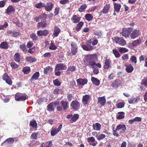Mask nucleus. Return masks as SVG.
<instances>
[{
  "label": "nucleus",
  "instance_id": "f257e3e1",
  "mask_svg": "<svg viewBox=\"0 0 147 147\" xmlns=\"http://www.w3.org/2000/svg\"><path fill=\"white\" fill-rule=\"evenodd\" d=\"M97 58V55L95 54L88 55L86 58V60L89 63V65L92 66L95 65L94 60Z\"/></svg>",
  "mask_w": 147,
  "mask_h": 147
},
{
  "label": "nucleus",
  "instance_id": "f03ea898",
  "mask_svg": "<svg viewBox=\"0 0 147 147\" xmlns=\"http://www.w3.org/2000/svg\"><path fill=\"white\" fill-rule=\"evenodd\" d=\"M113 42L121 46H124L126 44V42L122 38L116 36L114 38Z\"/></svg>",
  "mask_w": 147,
  "mask_h": 147
},
{
  "label": "nucleus",
  "instance_id": "7ed1b4c3",
  "mask_svg": "<svg viewBox=\"0 0 147 147\" xmlns=\"http://www.w3.org/2000/svg\"><path fill=\"white\" fill-rule=\"evenodd\" d=\"M131 28H125L122 29V30L120 32V34L124 37H128L131 33V30H133Z\"/></svg>",
  "mask_w": 147,
  "mask_h": 147
},
{
  "label": "nucleus",
  "instance_id": "20e7f679",
  "mask_svg": "<svg viewBox=\"0 0 147 147\" xmlns=\"http://www.w3.org/2000/svg\"><path fill=\"white\" fill-rule=\"evenodd\" d=\"M71 53L72 55H75L78 51V47L76 43L72 42L71 43Z\"/></svg>",
  "mask_w": 147,
  "mask_h": 147
},
{
  "label": "nucleus",
  "instance_id": "39448f33",
  "mask_svg": "<svg viewBox=\"0 0 147 147\" xmlns=\"http://www.w3.org/2000/svg\"><path fill=\"white\" fill-rule=\"evenodd\" d=\"M70 106L74 110H76L79 109L80 107L79 103L76 100H73Z\"/></svg>",
  "mask_w": 147,
  "mask_h": 147
},
{
  "label": "nucleus",
  "instance_id": "423d86ee",
  "mask_svg": "<svg viewBox=\"0 0 147 147\" xmlns=\"http://www.w3.org/2000/svg\"><path fill=\"white\" fill-rule=\"evenodd\" d=\"M2 78L3 79L5 80L8 85H12V81L6 73H5L3 74Z\"/></svg>",
  "mask_w": 147,
  "mask_h": 147
},
{
  "label": "nucleus",
  "instance_id": "0eeeda50",
  "mask_svg": "<svg viewBox=\"0 0 147 147\" xmlns=\"http://www.w3.org/2000/svg\"><path fill=\"white\" fill-rule=\"evenodd\" d=\"M15 100L17 101H23L26 99V96L25 95L16 94L15 97Z\"/></svg>",
  "mask_w": 147,
  "mask_h": 147
},
{
  "label": "nucleus",
  "instance_id": "6e6552de",
  "mask_svg": "<svg viewBox=\"0 0 147 147\" xmlns=\"http://www.w3.org/2000/svg\"><path fill=\"white\" fill-rule=\"evenodd\" d=\"M67 68V66L66 65L63 63H59L56 65L55 68V70L57 71L65 70Z\"/></svg>",
  "mask_w": 147,
  "mask_h": 147
},
{
  "label": "nucleus",
  "instance_id": "1a4fd4ad",
  "mask_svg": "<svg viewBox=\"0 0 147 147\" xmlns=\"http://www.w3.org/2000/svg\"><path fill=\"white\" fill-rule=\"evenodd\" d=\"M141 34V32L139 30L135 29L131 34L130 36L131 39H134Z\"/></svg>",
  "mask_w": 147,
  "mask_h": 147
},
{
  "label": "nucleus",
  "instance_id": "9d476101",
  "mask_svg": "<svg viewBox=\"0 0 147 147\" xmlns=\"http://www.w3.org/2000/svg\"><path fill=\"white\" fill-rule=\"evenodd\" d=\"M116 130H120V133H124L126 130V127L124 124H120L118 125L116 128Z\"/></svg>",
  "mask_w": 147,
  "mask_h": 147
},
{
  "label": "nucleus",
  "instance_id": "9b49d317",
  "mask_svg": "<svg viewBox=\"0 0 147 147\" xmlns=\"http://www.w3.org/2000/svg\"><path fill=\"white\" fill-rule=\"evenodd\" d=\"M121 81L119 79H116L112 83L111 86L114 88H117L121 84Z\"/></svg>",
  "mask_w": 147,
  "mask_h": 147
},
{
  "label": "nucleus",
  "instance_id": "f8f14e48",
  "mask_svg": "<svg viewBox=\"0 0 147 147\" xmlns=\"http://www.w3.org/2000/svg\"><path fill=\"white\" fill-rule=\"evenodd\" d=\"M111 61L109 59H106L105 61V64L104 68L105 69H108L111 67Z\"/></svg>",
  "mask_w": 147,
  "mask_h": 147
},
{
  "label": "nucleus",
  "instance_id": "ddd939ff",
  "mask_svg": "<svg viewBox=\"0 0 147 147\" xmlns=\"http://www.w3.org/2000/svg\"><path fill=\"white\" fill-rule=\"evenodd\" d=\"M60 103L64 110H67L69 107V103L67 101L62 100L60 102Z\"/></svg>",
  "mask_w": 147,
  "mask_h": 147
},
{
  "label": "nucleus",
  "instance_id": "4468645a",
  "mask_svg": "<svg viewBox=\"0 0 147 147\" xmlns=\"http://www.w3.org/2000/svg\"><path fill=\"white\" fill-rule=\"evenodd\" d=\"M106 102V100L104 97H99L98 98L97 103L101 106H104Z\"/></svg>",
  "mask_w": 147,
  "mask_h": 147
},
{
  "label": "nucleus",
  "instance_id": "2eb2a0df",
  "mask_svg": "<svg viewBox=\"0 0 147 147\" xmlns=\"http://www.w3.org/2000/svg\"><path fill=\"white\" fill-rule=\"evenodd\" d=\"M82 47L84 50L87 51H91L94 49L93 46L88 44L87 45H82Z\"/></svg>",
  "mask_w": 147,
  "mask_h": 147
},
{
  "label": "nucleus",
  "instance_id": "dca6fc26",
  "mask_svg": "<svg viewBox=\"0 0 147 147\" xmlns=\"http://www.w3.org/2000/svg\"><path fill=\"white\" fill-rule=\"evenodd\" d=\"M61 31L60 29L57 26H55L54 27V33L52 36L53 37H57Z\"/></svg>",
  "mask_w": 147,
  "mask_h": 147
},
{
  "label": "nucleus",
  "instance_id": "f3484780",
  "mask_svg": "<svg viewBox=\"0 0 147 147\" xmlns=\"http://www.w3.org/2000/svg\"><path fill=\"white\" fill-rule=\"evenodd\" d=\"M77 83L79 85H84L87 83V80L85 79L79 78L76 80Z\"/></svg>",
  "mask_w": 147,
  "mask_h": 147
},
{
  "label": "nucleus",
  "instance_id": "a211bd4d",
  "mask_svg": "<svg viewBox=\"0 0 147 147\" xmlns=\"http://www.w3.org/2000/svg\"><path fill=\"white\" fill-rule=\"evenodd\" d=\"M113 5H114V12L118 13L121 7V5L120 4L115 2L114 3Z\"/></svg>",
  "mask_w": 147,
  "mask_h": 147
},
{
  "label": "nucleus",
  "instance_id": "6ab92c4d",
  "mask_svg": "<svg viewBox=\"0 0 147 147\" xmlns=\"http://www.w3.org/2000/svg\"><path fill=\"white\" fill-rule=\"evenodd\" d=\"M53 4L51 3H47L46 5H45V10L47 11H51L52 9Z\"/></svg>",
  "mask_w": 147,
  "mask_h": 147
},
{
  "label": "nucleus",
  "instance_id": "aec40b11",
  "mask_svg": "<svg viewBox=\"0 0 147 147\" xmlns=\"http://www.w3.org/2000/svg\"><path fill=\"white\" fill-rule=\"evenodd\" d=\"M48 33L49 32L47 30H44L43 31L39 30L37 31V35L39 36H46L48 34Z\"/></svg>",
  "mask_w": 147,
  "mask_h": 147
},
{
  "label": "nucleus",
  "instance_id": "412c9836",
  "mask_svg": "<svg viewBox=\"0 0 147 147\" xmlns=\"http://www.w3.org/2000/svg\"><path fill=\"white\" fill-rule=\"evenodd\" d=\"M15 11L14 8L11 6H9L7 8L6 10V13L9 15L13 13Z\"/></svg>",
  "mask_w": 147,
  "mask_h": 147
},
{
  "label": "nucleus",
  "instance_id": "4be33fe9",
  "mask_svg": "<svg viewBox=\"0 0 147 147\" xmlns=\"http://www.w3.org/2000/svg\"><path fill=\"white\" fill-rule=\"evenodd\" d=\"M14 59L16 61L18 62H19L20 61L21 59V56L20 54L17 53H16L14 55Z\"/></svg>",
  "mask_w": 147,
  "mask_h": 147
},
{
  "label": "nucleus",
  "instance_id": "5701e85b",
  "mask_svg": "<svg viewBox=\"0 0 147 147\" xmlns=\"http://www.w3.org/2000/svg\"><path fill=\"white\" fill-rule=\"evenodd\" d=\"M71 20L72 22L75 23L78 22L80 20V18L75 15L73 16Z\"/></svg>",
  "mask_w": 147,
  "mask_h": 147
},
{
  "label": "nucleus",
  "instance_id": "b1692460",
  "mask_svg": "<svg viewBox=\"0 0 147 147\" xmlns=\"http://www.w3.org/2000/svg\"><path fill=\"white\" fill-rule=\"evenodd\" d=\"M110 7V5L109 4H107L105 6L103 9L101 11L103 13H106L108 12L109 9Z\"/></svg>",
  "mask_w": 147,
  "mask_h": 147
},
{
  "label": "nucleus",
  "instance_id": "393cba45",
  "mask_svg": "<svg viewBox=\"0 0 147 147\" xmlns=\"http://www.w3.org/2000/svg\"><path fill=\"white\" fill-rule=\"evenodd\" d=\"M89 99V96L86 95L84 96L83 98L82 102L84 104L86 105L88 103V101Z\"/></svg>",
  "mask_w": 147,
  "mask_h": 147
},
{
  "label": "nucleus",
  "instance_id": "a878e982",
  "mask_svg": "<svg viewBox=\"0 0 147 147\" xmlns=\"http://www.w3.org/2000/svg\"><path fill=\"white\" fill-rule=\"evenodd\" d=\"M91 80L93 83L96 86H98L100 84V81L97 78L92 77L91 78Z\"/></svg>",
  "mask_w": 147,
  "mask_h": 147
},
{
  "label": "nucleus",
  "instance_id": "bb28decb",
  "mask_svg": "<svg viewBox=\"0 0 147 147\" xmlns=\"http://www.w3.org/2000/svg\"><path fill=\"white\" fill-rule=\"evenodd\" d=\"M101 125L98 123H96L94 124L93 126V128L94 130L96 131H100L101 129Z\"/></svg>",
  "mask_w": 147,
  "mask_h": 147
},
{
  "label": "nucleus",
  "instance_id": "cd10ccee",
  "mask_svg": "<svg viewBox=\"0 0 147 147\" xmlns=\"http://www.w3.org/2000/svg\"><path fill=\"white\" fill-rule=\"evenodd\" d=\"M126 70L128 73L131 72L134 69V68L131 64L126 66Z\"/></svg>",
  "mask_w": 147,
  "mask_h": 147
},
{
  "label": "nucleus",
  "instance_id": "c85d7f7f",
  "mask_svg": "<svg viewBox=\"0 0 147 147\" xmlns=\"http://www.w3.org/2000/svg\"><path fill=\"white\" fill-rule=\"evenodd\" d=\"M79 115L77 114H74L71 119L70 121L71 123L76 121L79 118Z\"/></svg>",
  "mask_w": 147,
  "mask_h": 147
},
{
  "label": "nucleus",
  "instance_id": "c756f323",
  "mask_svg": "<svg viewBox=\"0 0 147 147\" xmlns=\"http://www.w3.org/2000/svg\"><path fill=\"white\" fill-rule=\"evenodd\" d=\"M0 47L1 49H7L8 48L9 46L7 43L4 42L1 43L0 45Z\"/></svg>",
  "mask_w": 147,
  "mask_h": 147
},
{
  "label": "nucleus",
  "instance_id": "7c9ffc66",
  "mask_svg": "<svg viewBox=\"0 0 147 147\" xmlns=\"http://www.w3.org/2000/svg\"><path fill=\"white\" fill-rule=\"evenodd\" d=\"M30 125L33 127L34 129L37 128V123L36 121L35 120H32L31 121L30 123Z\"/></svg>",
  "mask_w": 147,
  "mask_h": 147
},
{
  "label": "nucleus",
  "instance_id": "2f4dec72",
  "mask_svg": "<svg viewBox=\"0 0 147 147\" xmlns=\"http://www.w3.org/2000/svg\"><path fill=\"white\" fill-rule=\"evenodd\" d=\"M59 132V131L57 129L52 127L51 131V135L52 136H54L57 134Z\"/></svg>",
  "mask_w": 147,
  "mask_h": 147
},
{
  "label": "nucleus",
  "instance_id": "473e14b6",
  "mask_svg": "<svg viewBox=\"0 0 147 147\" xmlns=\"http://www.w3.org/2000/svg\"><path fill=\"white\" fill-rule=\"evenodd\" d=\"M125 113L123 112H119L118 113V115L117 117V119H120L124 117Z\"/></svg>",
  "mask_w": 147,
  "mask_h": 147
},
{
  "label": "nucleus",
  "instance_id": "72a5a7b5",
  "mask_svg": "<svg viewBox=\"0 0 147 147\" xmlns=\"http://www.w3.org/2000/svg\"><path fill=\"white\" fill-rule=\"evenodd\" d=\"M30 68L28 66L24 67L23 69V71L25 74H28L30 72Z\"/></svg>",
  "mask_w": 147,
  "mask_h": 147
},
{
  "label": "nucleus",
  "instance_id": "f704fd0d",
  "mask_svg": "<svg viewBox=\"0 0 147 147\" xmlns=\"http://www.w3.org/2000/svg\"><path fill=\"white\" fill-rule=\"evenodd\" d=\"M118 50L120 53H121L127 52L128 51L127 49L124 47H119L118 48Z\"/></svg>",
  "mask_w": 147,
  "mask_h": 147
},
{
  "label": "nucleus",
  "instance_id": "c9c22d12",
  "mask_svg": "<svg viewBox=\"0 0 147 147\" xmlns=\"http://www.w3.org/2000/svg\"><path fill=\"white\" fill-rule=\"evenodd\" d=\"M84 23L82 22H79L77 24L76 28V30L77 31H79L81 29L82 26H83Z\"/></svg>",
  "mask_w": 147,
  "mask_h": 147
},
{
  "label": "nucleus",
  "instance_id": "e433bc0d",
  "mask_svg": "<svg viewBox=\"0 0 147 147\" xmlns=\"http://www.w3.org/2000/svg\"><path fill=\"white\" fill-rule=\"evenodd\" d=\"M26 60L28 62L32 63L35 61L36 59L35 58H33L31 56L27 57L26 58Z\"/></svg>",
  "mask_w": 147,
  "mask_h": 147
},
{
  "label": "nucleus",
  "instance_id": "4c0bfd02",
  "mask_svg": "<svg viewBox=\"0 0 147 147\" xmlns=\"http://www.w3.org/2000/svg\"><path fill=\"white\" fill-rule=\"evenodd\" d=\"M76 69V67L73 65L68 67L67 70L66 71L67 74H69L68 72V71L73 72Z\"/></svg>",
  "mask_w": 147,
  "mask_h": 147
},
{
  "label": "nucleus",
  "instance_id": "58836bf2",
  "mask_svg": "<svg viewBox=\"0 0 147 147\" xmlns=\"http://www.w3.org/2000/svg\"><path fill=\"white\" fill-rule=\"evenodd\" d=\"M14 142V139L12 138H10L6 139L4 142H7L8 144H11L13 143Z\"/></svg>",
  "mask_w": 147,
  "mask_h": 147
},
{
  "label": "nucleus",
  "instance_id": "ea45409f",
  "mask_svg": "<svg viewBox=\"0 0 147 147\" xmlns=\"http://www.w3.org/2000/svg\"><path fill=\"white\" fill-rule=\"evenodd\" d=\"M51 42L50 45L49 47V49L53 50H56L57 48V47L54 44L52 41H51Z\"/></svg>",
  "mask_w": 147,
  "mask_h": 147
},
{
  "label": "nucleus",
  "instance_id": "a19ab883",
  "mask_svg": "<svg viewBox=\"0 0 147 147\" xmlns=\"http://www.w3.org/2000/svg\"><path fill=\"white\" fill-rule=\"evenodd\" d=\"M142 42V40L141 39H139L136 40H134L132 42V45L134 46H136L138 45L139 44L141 43Z\"/></svg>",
  "mask_w": 147,
  "mask_h": 147
},
{
  "label": "nucleus",
  "instance_id": "79ce46f5",
  "mask_svg": "<svg viewBox=\"0 0 147 147\" xmlns=\"http://www.w3.org/2000/svg\"><path fill=\"white\" fill-rule=\"evenodd\" d=\"M85 18L87 21H90L92 19L93 16L91 14L88 13L85 15Z\"/></svg>",
  "mask_w": 147,
  "mask_h": 147
},
{
  "label": "nucleus",
  "instance_id": "37998d69",
  "mask_svg": "<svg viewBox=\"0 0 147 147\" xmlns=\"http://www.w3.org/2000/svg\"><path fill=\"white\" fill-rule=\"evenodd\" d=\"M87 7V6L85 4L81 5L79 9V11L80 12L84 11V10L86 9Z\"/></svg>",
  "mask_w": 147,
  "mask_h": 147
},
{
  "label": "nucleus",
  "instance_id": "c03bdc74",
  "mask_svg": "<svg viewBox=\"0 0 147 147\" xmlns=\"http://www.w3.org/2000/svg\"><path fill=\"white\" fill-rule=\"evenodd\" d=\"M113 52L116 57H120V55L116 49L113 50Z\"/></svg>",
  "mask_w": 147,
  "mask_h": 147
},
{
  "label": "nucleus",
  "instance_id": "a18cd8bd",
  "mask_svg": "<svg viewBox=\"0 0 147 147\" xmlns=\"http://www.w3.org/2000/svg\"><path fill=\"white\" fill-rule=\"evenodd\" d=\"M20 49L23 51L24 52L26 53L27 51V49L26 48V46L23 44L20 45Z\"/></svg>",
  "mask_w": 147,
  "mask_h": 147
},
{
  "label": "nucleus",
  "instance_id": "49530a36",
  "mask_svg": "<svg viewBox=\"0 0 147 147\" xmlns=\"http://www.w3.org/2000/svg\"><path fill=\"white\" fill-rule=\"evenodd\" d=\"M53 83L55 85L57 86H60L61 85V83L57 79L54 80Z\"/></svg>",
  "mask_w": 147,
  "mask_h": 147
},
{
  "label": "nucleus",
  "instance_id": "de8ad7c7",
  "mask_svg": "<svg viewBox=\"0 0 147 147\" xmlns=\"http://www.w3.org/2000/svg\"><path fill=\"white\" fill-rule=\"evenodd\" d=\"M52 145L51 141L47 142L44 144V147H51Z\"/></svg>",
  "mask_w": 147,
  "mask_h": 147
},
{
  "label": "nucleus",
  "instance_id": "09e8293b",
  "mask_svg": "<svg viewBox=\"0 0 147 147\" xmlns=\"http://www.w3.org/2000/svg\"><path fill=\"white\" fill-rule=\"evenodd\" d=\"M87 141L88 142L90 143L95 142V140L94 137H91L87 138Z\"/></svg>",
  "mask_w": 147,
  "mask_h": 147
},
{
  "label": "nucleus",
  "instance_id": "8fccbe9b",
  "mask_svg": "<svg viewBox=\"0 0 147 147\" xmlns=\"http://www.w3.org/2000/svg\"><path fill=\"white\" fill-rule=\"evenodd\" d=\"M105 137V135L103 134H100L97 137V139L98 140H100Z\"/></svg>",
  "mask_w": 147,
  "mask_h": 147
},
{
  "label": "nucleus",
  "instance_id": "3c124183",
  "mask_svg": "<svg viewBox=\"0 0 147 147\" xmlns=\"http://www.w3.org/2000/svg\"><path fill=\"white\" fill-rule=\"evenodd\" d=\"M37 80V72H35L32 76L30 81L32 82L34 80Z\"/></svg>",
  "mask_w": 147,
  "mask_h": 147
},
{
  "label": "nucleus",
  "instance_id": "603ef678",
  "mask_svg": "<svg viewBox=\"0 0 147 147\" xmlns=\"http://www.w3.org/2000/svg\"><path fill=\"white\" fill-rule=\"evenodd\" d=\"M142 84L145 87H147V78H144L142 80Z\"/></svg>",
  "mask_w": 147,
  "mask_h": 147
},
{
  "label": "nucleus",
  "instance_id": "864d4df0",
  "mask_svg": "<svg viewBox=\"0 0 147 147\" xmlns=\"http://www.w3.org/2000/svg\"><path fill=\"white\" fill-rule=\"evenodd\" d=\"M11 66L13 68L15 69L17 68L18 65L15 63L12 62L10 64Z\"/></svg>",
  "mask_w": 147,
  "mask_h": 147
},
{
  "label": "nucleus",
  "instance_id": "5fc2aeb1",
  "mask_svg": "<svg viewBox=\"0 0 147 147\" xmlns=\"http://www.w3.org/2000/svg\"><path fill=\"white\" fill-rule=\"evenodd\" d=\"M124 103L123 102L117 103V108H121L124 107Z\"/></svg>",
  "mask_w": 147,
  "mask_h": 147
},
{
  "label": "nucleus",
  "instance_id": "6e6d98bb",
  "mask_svg": "<svg viewBox=\"0 0 147 147\" xmlns=\"http://www.w3.org/2000/svg\"><path fill=\"white\" fill-rule=\"evenodd\" d=\"M30 37L33 40H36L37 38V36L36 34L34 33L30 34Z\"/></svg>",
  "mask_w": 147,
  "mask_h": 147
},
{
  "label": "nucleus",
  "instance_id": "4d7b16f0",
  "mask_svg": "<svg viewBox=\"0 0 147 147\" xmlns=\"http://www.w3.org/2000/svg\"><path fill=\"white\" fill-rule=\"evenodd\" d=\"M53 104L52 103L49 104L47 106V110L49 111H51L53 110Z\"/></svg>",
  "mask_w": 147,
  "mask_h": 147
},
{
  "label": "nucleus",
  "instance_id": "13d9d810",
  "mask_svg": "<svg viewBox=\"0 0 147 147\" xmlns=\"http://www.w3.org/2000/svg\"><path fill=\"white\" fill-rule=\"evenodd\" d=\"M6 2V0H3V1H0V7H3L5 4Z\"/></svg>",
  "mask_w": 147,
  "mask_h": 147
},
{
  "label": "nucleus",
  "instance_id": "bf43d9fd",
  "mask_svg": "<svg viewBox=\"0 0 147 147\" xmlns=\"http://www.w3.org/2000/svg\"><path fill=\"white\" fill-rule=\"evenodd\" d=\"M130 59L132 62H134L135 63H136L137 62L136 58V57L134 56H131L130 57Z\"/></svg>",
  "mask_w": 147,
  "mask_h": 147
},
{
  "label": "nucleus",
  "instance_id": "052dcab7",
  "mask_svg": "<svg viewBox=\"0 0 147 147\" xmlns=\"http://www.w3.org/2000/svg\"><path fill=\"white\" fill-rule=\"evenodd\" d=\"M46 5L45 3H42V2H40L38 3H37V8H40L42 7H44Z\"/></svg>",
  "mask_w": 147,
  "mask_h": 147
},
{
  "label": "nucleus",
  "instance_id": "680f3d73",
  "mask_svg": "<svg viewBox=\"0 0 147 147\" xmlns=\"http://www.w3.org/2000/svg\"><path fill=\"white\" fill-rule=\"evenodd\" d=\"M30 138L32 139H37V133H32L31 136Z\"/></svg>",
  "mask_w": 147,
  "mask_h": 147
},
{
  "label": "nucleus",
  "instance_id": "e2e57ef3",
  "mask_svg": "<svg viewBox=\"0 0 147 147\" xmlns=\"http://www.w3.org/2000/svg\"><path fill=\"white\" fill-rule=\"evenodd\" d=\"M47 25V24L44 22H41L38 23V26H41L42 27H44L46 26Z\"/></svg>",
  "mask_w": 147,
  "mask_h": 147
},
{
  "label": "nucleus",
  "instance_id": "0e129e2a",
  "mask_svg": "<svg viewBox=\"0 0 147 147\" xmlns=\"http://www.w3.org/2000/svg\"><path fill=\"white\" fill-rule=\"evenodd\" d=\"M61 92V89L56 88L54 90V93L55 94H57Z\"/></svg>",
  "mask_w": 147,
  "mask_h": 147
},
{
  "label": "nucleus",
  "instance_id": "69168bd1",
  "mask_svg": "<svg viewBox=\"0 0 147 147\" xmlns=\"http://www.w3.org/2000/svg\"><path fill=\"white\" fill-rule=\"evenodd\" d=\"M50 69V66H47L44 68V72L45 74H47L49 69Z\"/></svg>",
  "mask_w": 147,
  "mask_h": 147
},
{
  "label": "nucleus",
  "instance_id": "338daca9",
  "mask_svg": "<svg viewBox=\"0 0 147 147\" xmlns=\"http://www.w3.org/2000/svg\"><path fill=\"white\" fill-rule=\"evenodd\" d=\"M33 45V43L31 41L29 42L27 44L26 47L28 48L31 47Z\"/></svg>",
  "mask_w": 147,
  "mask_h": 147
},
{
  "label": "nucleus",
  "instance_id": "774afa93",
  "mask_svg": "<svg viewBox=\"0 0 147 147\" xmlns=\"http://www.w3.org/2000/svg\"><path fill=\"white\" fill-rule=\"evenodd\" d=\"M115 75L113 73L111 74L109 76L108 79V80H111L113 79L115 77Z\"/></svg>",
  "mask_w": 147,
  "mask_h": 147
}]
</instances>
